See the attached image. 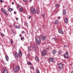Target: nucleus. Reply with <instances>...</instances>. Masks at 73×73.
Returning <instances> with one entry per match:
<instances>
[{
	"mask_svg": "<svg viewBox=\"0 0 73 73\" xmlns=\"http://www.w3.org/2000/svg\"><path fill=\"white\" fill-rule=\"evenodd\" d=\"M42 17H43L44 19V14H43V15L42 14Z\"/></svg>",
	"mask_w": 73,
	"mask_h": 73,
	"instance_id": "obj_38",
	"label": "nucleus"
},
{
	"mask_svg": "<svg viewBox=\"0 0 73 73\" xmlns=\"http://www.w3.org/2000/svg\"><path fill=\"white\" fill-rule=\"evenodd\" d=\"M35 42L36 44L40 45L41 44L40 39L38 38H37L35 39Z\"/></svg>",
	"mask_w": 73,
	"mask_h": 73,
	"instance_id": "obj_2",
	"label": "nucleus"
},
{
	"mask_svg": "<svg viewBox=\"0 0 73 73\" xmlns=\"http://www.w3.org/2000/svg\"><path fill=\"white\" fill-rule=\"evenodd\" d=\"M3 13H4V14H5V15H6V16L7 15V13L5 11Z\"/></svg>",
	"mask_w": 73,
	"mask_h": 73,
	"instance_id": "obj_29",
	"label": "nucleus"
},
{
	"mask_svg": "<svg viewBox=\"0 0 73 73\" xmlns=\"http://www.w3.org/2000/svg\"><path fill=\"white\" fill-rule=\"evenodd\" d=\"M28 65H31V63L30 62H28Z\"/></svg>",
	"mask_w": 73,
	"mask_h": 73,
	"instance_id": "obj_30",
	"label": "nucleus"
},
{
	"mask_svg": "<svg viewBox=\"0 0 73 73\" xmlns=\"http://www.w3.org/2000/svg\"><path fill=\"white\" fill-rule=\"evenodd\" d=\"M64 48H68V46L67 45H64Z\"/></svg>",
	"mask_w": 73,
	"mask_h": 73,
	"instance_id": "obj_35",
	"label": "nucleus"
},
{
	"mask_svg": "<svg viewBox=\"0 0 73 73\" xmlns=\"http://www.w3.org/2000/svg\"><path fill=\"white\" fill-rule=\"evenodd\" d=\"M42 56L46 55V50H44L42 51Z\"/></svg>",
	"mask_w": 73,
	"mask_h": 73,
	"instance_id": "obj_4",
	"label": "nucleus"
},
{
	"mask_svg": "<svg viewBox=\"0 0 73 73\" xmlns=\"http://www.w3.org/2000/svg\"><path fill=\"white\" fill-rule=\"evenodd\" d=\"M18 19H19V18H16V20H18Z\"/></svg>",
	"mask_w": 73,
	"mask_h": 73,
	"instance_id": "obj_49",
	"label": "nucleus"
},
{
	"mask_svg": "<svg viewBox=\"0 0 73 73\" xmlns=\"http://www.w3.org/2000/svg\"><path fill=\"white\" fill-rule=\"evenodd\" d=\"M35 60L36 61H39V59L38 58V57L36 56V57L35 58Z\"/></svg>",
	"mask_w": 73,
	"mask_h": 73,
	"instance_id": "obj_15",
	"label": "nucleus"
},
{
	"mask_svg": "<svg viewBox=\"0 0 73 73\" xmlns=\"http://www.w3.org/2000/svg\"><path fill=\"white\" fill-rule=\"evenodd\" d=\"M22 36V35L21 34H20L19 35V36H20V37H21V36Z\"/></svg>",
	"mask_w": 73,
	"mask_h": 73,
	"instance_id": "obj_40",
	"label": "nucleus"
},
{
	"mask_svg": "<svg viewBox=\"0 0 73 73\" xmlns=\"http://www.w3.org/2000/svg\"><path fill=\"white\" fill-rule=\"evenodd\" d=\"M58 32L59 33H61V34H64V32L61 29L59 30Z\"/></svg>",
	"mask_w": 73,
	"mask_h": 73,
	"instance_id": "obj_13",
	"label": "nucleus"
},
{
	"mask_svg": "<svg viewBox=\"0 0 73 73\" xmlns=\"http://www.w3.org/2000/svg\"><path fill=\"white\" fill-rule=\"evenodd\" d=\"M14 14H16V12L15 11L14 12Z\"/></svg>",
	"mask_w": 73,
	"mask_h": 73,
	"instance_id": "obj_45",
	"label": "nucleus"
},
{
	"mask_svg": "<svg viewBox=\"0 0 73 73\" xmlns=\"http://www.w3.org/2000/svg\"><path fill=\"white\" fill-rule=\"evenodd\" d=\"M1 11H2V12H3V13H4V12H5V10L3 9V8H1Z\"/></svg>",
	"mask_w": 73,
	"mask_h": 73,
	"instance_id": "obj_23",
	"label": "nucleus"
},
{
	"mask_svg": "<svg viewBox=\"0 0 73 73\" xmlns=\"http://www.w3.org/2000/svg\"><path fill=\"white\" fill-rule=\"evenodd\" d=\"M25 25H26V26H27L28 25V24L26 22L25 23Z\"/></svg>",
	"mask_w": 73,
	"mask_h": 73,
	"instance_id": "obj_36",
	"label": "nucleus"
},
{
	"mask_svg": "<svg viewBox=\"0 0 73 73\" xmlns=\"http://www.w3.org/2000/svg\"><path fill=\"white\" fill-rule=\"evenodd\" d=\"M53 54H55L56 53V50H54L53 52Z\"/></svg>",
	"mask_w": 73,
	"mask_h": 73,
	"instance_id": "obj_32",
	"label": "nucleus"
},
{
	"mask_svg": "<svg viewBox=\"0 0 73 73\" xmlns=\"http://www.w3.org/2000/svg\"><path fill=\"white\" fill-rule=\"evenodd\" d=\"M66 14V11L64 9L63 11V16H64V15H65Z\"/></svg>",
	"mask_w": 73,
	"mask_h": 73,
	"instance_id": "obj_10",
	"label": "nucleus"
},
{
	"mask_svg": "<svg viewBox=\"0 0 73 73\" xmlns=\"http://www.w3.org/2000/svg\"><path fill=\"white\" fill-rule=\"evenodd\" d=\"M45 38H46V37L44 36H42L41 37V40H45Z\"/></svg>",
	"mask_w": 73,
	"mask_h": 73,
	"instance_id": "obj_8",
	"label": "nucleus"
},
{
	"mask_svg": "<svg viewBox=\"0 0 73 73\" xmlns=\"http://www.w3.org/2000/svg\"><path fill=\"white\" fill-rule=\"evenodd\" d=\"M55 23L56 24H58V20H56L55 21Z\"/></svg>",
	"mask_w": 73,
	"mask_h": 73,
	"instance_id": "obj_22",
	"label": "nucleus"
},
{
	"mask_svg": "<svg viewBox=\"0 0 73 73\" xmlns=\"http://www.w3.org/2000/svg\"><path fill=\"white\" fill-rule=\"evenodd\" d=\"M60 19V17H58V19Z\"/></svg>",
	"mask_w": 73,
	"mask_h": 73,
	"instance_id": "obj_43",
	"label": "nucleus"
},
{
	"mask_svg": "<svg viewBox=\"0 0 73 73\" xmlns=\"http://www.w3.org/2000/svg\"><path fill=\"white\" fill-rule=\"evenodd\" d=\"M52 38L53 40H54V41H56V40H57V38H56V37L53 38Z\"/></svg>",
	"mask_w": 73,
	"mask_h": 73,
	"instance_id": "obj_28",
	"label": "nucleus"
},
{
	"mask_svg": "<svg viewBox=\"0 0 73 73\" xmlns=\"http://www.w3.org/2000/svg\"><path fill=\"white\" fill-rule=\"evenodd\" d=\"M59 54H61V51L60 50L59 51Z\"/></svg>",
	"mask_w": 73,
	"mask_h": 73,
	"instance_id": "obj_34",
	"label": "nucleus"
},
{
	"mask_svg": "<svg viewBox=\"0 0 73 73\" xmlns=\"http://www.w3.org/2000/svg\"><path fill=\"white\" fill-rule=\"evenodd\" d=\"M66 53L67 54H68V52L66 51Z\"/></svg>",
	"mask_w": 73,
	"mask_h": 73,
	"instance_id": "obj_46",
	"label": "nucleus"
},
{
	"mask_svg": "<svg viewBox=\"0 0 73 73\" xmlns=\"http://www.w3.org/2000/svg\"><path fill=\"white\" fill-rule=\"evenodd\" d=\"M15 57L17 58H18V54L17 53H15Z\"/></svg>",
	"mask_w": 73,
	"mask_h": 73,
	"instance_id": "obj_16",
	"label": "nucleus"
},
{
	"mask_svg": "<svg viewBox=\"0 0 73 73\" xmlns=\"http://www.w3.org/2000/svg\"><path fill=\"white\" fill-rule=\"evenodd\" d=\"M23 54H22V52H21V50H19L18 53V55L19 57H21L22 56V55Z\"/></svg>",
	"mask_w": 73,
	"mask_h": 73,
	"instance_id": "obj_5",
	"label": "nucleus"
},
{
	"mask_svg": "<svg viewBox=\"0 0 73 73\" xmlns=\"http://www.w3.org/2000/svg\"><path fill=\"white\" fill-rule=\"evenodd\" d=\"M30 68L31 69H33L34 68L33 67V66H30Z\"/></svg>",
	"mask_w": 73,
	"mask_h": 73,
	"instance_id": "obj_31",
	"label": "nucleus"
},
{
	"mask_svg": "<svg viewBox=\"0 0 73 73\" xmlns=\"http://www.w3.org/2000/svg\"><path fill=\"white\" fill-rule=\"evenodd\" d=\"M0 1V2H1V3H3V1H2V0H1Z\"/></svg>",
	"mask_w": 73,
	"mask_h": 73,
	"instance_id": "obj_39",
	"label": "nucleus"
},
{
	"mask_svg": "<svg viewBox=\"0 0 73 73\" xmlns=\"http://www.w3.org/2000/svg\"><path fill=\"white\" fill-rule=\"evenodd\" d=\"M49 49V47H48V48H47V49Z\"/></svg>",
	"mask_w": 73,
	"mask_h": 73,
	"instance_id": "obj_51",
	"label": "nucleus"
},
{
	"mask_svg": "<svg viewBox=\"0 0 73 73\" xmlns=\"http://www.w3.org/2000/svg\"><path fill=\"white\" fill-rule=\"evenodd\" d=\"M20 70V67L19 66H17L15 67V68L13 69V71L14 72H19Z\"/></svg>",
	"mask_w": 73,
	"mask_h": 73,
	"instance_id": "obj_3",
	"label": "nucleus"
},
{
	"mask_svg": "<svg viewBox=\"0 0 73 73\" xmlns=\"http://www.w3.org/2000/svg\"><path fill=\"white\" fill-rule=\"evenodd\" d=\"M64 58H69L68 55L66 54H64Z\"/></svg>",
	"mask_w": 73,
	"mask_h": 73,
	"instance_id": "obj_7",
	"label": "nucleus"
},
{
	"mask_svg": "<svg viewBox=\"0 0 73 73\" xmlns=\"http://www.w3.org/2000/svg\"><path fill=\"white\" fill-rule=\"evenodd\" d=\"M23 8L22 7H21L20 8V9H19V11H20V12H23Z\"/></svg>",
	"mask_w": 73,
	"mask_h": 73,
	"instance_id": "obj_20",
	"label": "nucleus"
},
{
	"mask_svg": "<svg viewBox=\"0 0 73 73\" xmlns=\"http://www.w3.org/2000/svg\"><path fill=\"white\" fill-rule=\"evenodd\" d=\"M33 48L34 50H36L37 49V48H36V47L35 46L33 47Z\"/></svg>",
	"mask_w": 73,
	"mask_h": 73,
	"instance_id": "obj_25",
	"label": "nucleus"
},
{
	"mask_svg": "<svg viewBox=\"0 0 73 73\" xmlns=\"http://www.w3.org/2000/svg\"><path fill=\"white\" fill-rule=\"evenodd\" d=\"M68 19H67V18H66L64 19V22L65 23H68Z\"/></svg>",
	"mask_w": 73,
	"mask_h": 73,
	"instance_id": "obj_14",
	"label": "nucleus"
},
{
	"mask_svg": "<svg viewBox=\"0 0 73 73\" xmlns=\"http://www.w3.org/2000/svg\"><path fill=\"white\" fill-rule=\"evenodd\" d=\"M58 66L60 69H62V68H63V66H62V64L59 63L58 64Z\"/></svg>",
	"mask_w": 73,
	"mask_h": 73,
	"instance_id": "obj_6",
	"label": "nucleus"
},
{
	"mask_svg": "<svg viewBox=\"0 0 73 73\" xmlns=\"http://www.w3.org/2000/svg\"><path fill=\"white\" fill-rule=\"evenodd\" d=\"M71 73H73V71H72V72H71Z\"/></svg>",
	"mask_w": 73,
	"mask_h": 73,
	"instance_id": "obj_52",
	"label": "nucleus"
},
{
	"mask_svg": "<svg viewBox=\"0 0 73 73\" xmlns=\"http://www.w3.org/2000/svg\"><path fill=\"white\" fill-rule=\"evenodd\" d=\"M31 16H29V19H31Z\"/></svg>",
	"mask_w": 73,
	"mask_h": 73,
	"instance_id": "obj_41",
	"label": "nucleus"
},
{
	"mask_svg": "<svg viewBox=\"0 0 73 73\" xmlns=\"http://www.w3.org/2000/svg\"><path fill=\"white\" fill-rule=\"evenodd\" d=\"M5 58L6 60L8 61V60H9V58H8V56H5Z\"/></svg>",
	"mask_w": 73,
	"mask_h": 73,
	"instance_id": "obj_17",
	"label": "nucleus"
},
{
	"mask_svg": "<svg viewBox=\"0 0 73 73\" xmlns=\"http://www.w3.org/2000/svg\"><path fill=\"white\" fill-rule=\"evenodd\" d=\"M36 71L37 73H40V72L39 71V70H38V69H37L36 70Z\"/></svg>",
	"mask_w": 73,
	"mask_h": 73,
	"instance_id": "obj_21",
	"label": "nucleus"
},
{
	"mask_svg": "<svg viewBox=\"0 0 73 73\" xmlns=\"http://www.w3.org/2000/svg\"><path fill=\"white\" fill-rule=\"evenodd\" d=\"M29 1L30 3H31V1H32V0H30Z\"/></svg>",
	"mask_w": 73,
	"mask_h": 73,
	"instance_id": "obj_48",
	"label": "nucleus"
},
{
	"mask_svg": "<svg viewBox=\"0 0 73 73\" xmlns=\"http://www.w3.org/2000/svg\"><path fill=\"white\" fill-rule=\"evenodd\" d=\"M13 32V33H14V32Z\"/></svg>",
	"mask_w": 73,
	"mask_h": 73,
	"instance_id": "obj_53",
	"label": "nucleus"
},
{
	"mask_svg": "<svg viewBox=\"0 0 73 73\" xmlns=\"http://www.w3.org/2000/svg\"><path fill=\"white\" fill-rule=\"evenodd\" d=\"M10 42L11 44H12V43L13 42V40H12L11 39V41H10Z\"/></svg>",
	"mask_w": 73,
	"mask_h": 73,
	"instance_id": "obj_37",
	"label": "nucleus"
},
{
	"mask_svg": "<svg viewBox=\"0 0 73 73\" xmlns=\"http://www.w3.org/2000/svg\"><path fill=\"white\" fill-rule=\"evenodd\" d=\"M30 10L31 13L32 14H34L36 13V10L35 9V8L33 7H31V8Z\"/></svg>",
	"mask_w": 73,
	"mask_h": 73,
	"instance_id": "obj_1",
	"label": "nucleus"
},
{
	"mask_svg": "<svg viewBox=\"0 0 73 73\" xmlns=\"http://www.w3.org/2000/svg\"><path fill=\"white\" fill-rule=\"evenodd\" d=\"M56 8H59L60 7V5L59 4H56Z\"/></svg>",
	"mask_w": 73,
	"mask_h": 73,
	"instance_id": "obj_18",
	"label": "nucleus"
},
{
	"mask_svg": "<svg viewBox=\"0 0 73 73\" xmlns=\"http://www.w3.org/2000/svg\"><path fill=\"white\" fill-rule=\"evenodd\" d=\"M14 26L16 28H20V26H17L16 25H14Z\"/></svg>",
	"mask_w": 73,
	"mask_h": 73,
	"instance_id": "obj_11",
	"label": "nucleus"
},
{
	"mask_svg": "<svg viewBox=\"0 0 73 73\" xmlns=\"http://www.w3.org/2000/svg\"><path fill=\"white\" fill-rule=\"evenodd\" d=\"M1 35L2 37H3V36H4V35L3 33H1Z\"/></svg>",
	"mask_w": 73,
	"mask_h": 73,
	"instance_id": "obj_26",
	"label": "nucleus"
},
{
	"mask_svg": "<svg viewBox=\"0 0 73 73\" xmlns=\"http://www.w3.org/2000/svg\"><path fill=\"white\" fill-rule=\"evenodd\" d=\"M28 50L29 51V52H31V50H32V49H31V48L29 47L28 49Z\"/></svg>",
	"mask_w": 73,
	"mask_h": 73,
	"instance_id": "obj_24",
	"label": "nucleus"
},
{
	"mask_svg": "<svg viewBox=\"0 0 73 73\" xmlns=\"http://www.w3.org/2000/svg\"><path fill=\"white\" fill-rule=\"evenodd\" d=\"M23 1L24 2H25V1H27V0H23Z\"/></svg>",
	"mask_w": 73,
	"mask_h": 73,
	"instance_id": "obj_44",
	"label": "nucleus"
},
{
	"mask_svg": "<svg viewBox=\"0 0 73 73\" xmlns=\"http://www.w3.org/2000/svg\"><path fill=\"white\" fill-rule=\"evenodd\" d=\"M8 10L10 12H11V11H12V9L11 8H9L8 9Z\"/></svg>",
	"mask_w": 73,
	"mask_h": 73,
	"instance_id": "obj_27",
	"label": "nucleus"
},
{
	"mask_svg": "<svg viewBox=\"0 0 73 73\" xmlns=\"http://www.w3.org/2000/svg\"><path fill=\"white\" fill-rule=\"evenodd\" d=\"M24 33V31H23L22 32V34H23V33Z\"/></svg>",
	"mask_w": 73,
	"mask_h": 73,
	"instance_id": "obj_42",
	"label": "nucleus"
},
{
	"mask_svg": "<svg viewBox=\"0 0 73 73\" xmlns=\"http://www.w3.org/2000/svg\"><path fill=\"white\" fill-rule=\"evenodd\" d=\"M36 13L37 15H39V13H38V9H36Z\"/></svg>",
	"mask_w": 73,
	"mask_h": 73,
	"instance_id": "obj_19",
	"label": "nucleus"
},
{
	"mask_svg": "<svg viewBox=\"0 0 73 73\" xmlns=\"http://www.w3.org/2000/svg\"><path fill=\"white\" fill-rule=\"evenodd\" d=\"M49 61L50 62H53L54 60H53V58L52 57L50 58L49 59Z\"/></svg>",
	"mask_w": 73,
	"mask_h": 73,
	"instance_id": "obj_9",
	"label": "nucleus"
},
{
	"mask_svg": "<svg viewBox=\"0 0 73 73\" xmlns=\"http://www.w3.org/2000/svg\"><path fill=\"white\" fill-rule=\"evenodd\" d=\"M3 73H8V71L7 69H4Z\"/></svg>",
	"mask_w": 73,
	"mask_h": 73,
	"instance_id": "obj_12",
	"label": "nucleus"
},
{
	"mask_svg": "<svg viewBox=\"0 0 73 73\" xmlns=\"http://www.w3.org/2000/svg\"><path fill=\"white\" fill-rule=\"evenodd\" d=\"M17 7L18 8L19 7V5H17Z\"/></svg>",
	"mask_w": 73,
	"mask_h": 73,
	"instance_id": "obj_50",
	"label": "nucleus"
},
{
	"mask_svg": "<svg viewBox=\"0 0 73 73\" xmlns=\"http://www.w3.org/2000/svg\"><path fill=\"white\" fill-rule=\"evenodd\" d=\"M21 40H24V37H21Z\"/></svg>",
	"mask_w": 73,
	"mask_h": 73,
	"instance_id": "obj_33",
	"label": "nucleus"
},
{
	"mask_svg": "<svg viewBox=\"0 0 73 73\" xmlns=\"http://www.w3.org/2000/svg\"><path fill=\"white\" fill-rule=\"evenodd\" d=\"M12 4L13 5L14 4V3L13 2H12Z\"/></svg>",
	"mask_w": 73,
	"mask_h": 73,
	"instance_id": "obj_47",
	"label": "nucleus"
}]
</instances>
